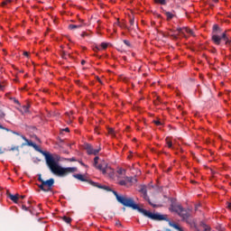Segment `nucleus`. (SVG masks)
Returning a JSON list of instances; mask_svg holds the SVG:
<instances>
[{
	"instance_id": "49530a36",
	"label": "nucleus",
	"mask_w": 231,
	"mask_h": 231,
	"mask_svg": "<svg viewBox=\"0 0 231 231\" xmlns=\"http://www.w3.org/2000/svg\"><path fill=\"white\" fill-rule=\"evenodd\" d=\"M171 37H173V39H178V36H176V34H172Z\"/></svg>"
},
{
	"instance_id": "7ed1b4c3",
	"label": "nucleus",
	"mask_w": 231,
	"mask_h": 231,
	"mask_svg": "<svg viewBox=\"0 0 231 231\" xmlns=\"http://www.w3.org/2000/svg\"><path fill=\"white\" fill-rule=\"evenodd\" d=\"M171 212H176L180 217L182 218V221H186L188 225H190L192 226L194 225V221L192 219H189L190 217V210L183 208L180 205H174L172 204L171 206Z\"/></svg>"
},
{
	"instance_id": "c756f323",
	"label": "nucleus",
	"mask_w": 231,
	"mask_h": 231,
	"mask_svg": "<svg viewBox=\"0 0 231 231\" xmlns=\"http://www.w3.org/2000/svg\"><path fill=\"white\" fill-rule=\"evenodd\" d=\"M5 116H6V114H5L2 109H0V118H5Z\"/></svg>"
},
{
	"instance_id": "58836bf2",
	"label": "nucleus",
	"mask_w": 231,
	"mask_h": 231,
	"mask_svg": "<svg viewBox=\"0 0 231 231\" xmlns=\"http://www.w3.org/2000/svg\"><path fill=\"white\" fill-rule=\"evenodd\" d=\"M69 162H77V159L75 157H72L70 159H68Z\"/></svg>"
},
{
	"instance_id": "f8f14e48",
	"label": "nucleus",
	"mask_w": 231,
	"mask_h": 231,
	"mask_svg": "<svg viewBox=\"0 0 231 231\" xmlns=\"http://www.w3.org/2000/svg\"><path fill=\"white\" fill-rule=\"evenodd\" d=\"M167 222H168V225H169L170 226H171L172 228H175V230L183 231V229H182L180 226H178V224L173 223V222H171V220H169V221H167Z\"/></svg>"
},
{
	"instance_id": "cd10ccee",
	"label": "nucleus",
	"mask_w": 231,
	"mask_h": 231,
	"mask_svg": "<svg viewBox=\"0 0 231 231\" xmlns=\"http://www.w3.org/2000/svg\"><path fill=\"white\" fill-rule=\"evenodd\" d=\"M108 134L115 136V130L113 128H108Z\"/></svg>"
},
{
	"instance_id": "052dcab7",
	"label": "nucleus",
	"mask_w": 231,
	"mask_h": 231,
	"mask_svg": "<svg viewBox=\"0 0 231 231\" xmlns=\"http://www.w3.org/2000/svg\"><path fill=\"white\" fill-rule=\"evenodd\" d=\"M157 99L159 100V102H160V97H157Z\"/></svg>"
},
{
	"instance_id": "412c9836",
	"label": "nucleus",
	"mask_w": 231,
	"mask_h": 231,
	"mask_svg": "<svg viewBox=\"0 0 231 231\" xmlns=\"http://www.w3.org/2000/svg\"><path fill=\"white\" fill-rule=\"evenodd\" d=\"M68 57H69V54L68 52H66V51H63L61 52V58L62 59H68Z\"/></svg>"
},
{
	"instance_id": "4be33fe9",
	"label": "nucleus",
	"mask_w": 231,
	"mask_h": 231,
	"mask_svg": "<svg viewBox=\"0 0 231 231\" xmlns=\"http://www.w3.org/2000/svg\"><path fill=\"white\" fill-rule=\"evenodd\" d=\"M184 33H189L190 35H192V33H194V32H192V30L189 29L187 27H184Z\"/></svg>"
},
{
	"instance_id": "de8ad7c7",
	"label": "nucleus",
	"mask_w": 231,
	"mask_h": 231,
	"mask_svg": "<svg viewBox=\"0 0 231 231\" xmlns=\"http://www.w3.org/2000/svg\"><path fill=\"white\" fill-rule=\"evenodd\" d=\"M76 84H78V86H80V80H76Z\"/></svg>"
},
{
	"instance_id": "79ce46f5",
	"label": "nucleus",
	"mask_w": 231,
	"mask_h": 231,
	"mask_svg": "<svg viewBox=\"0 0 231 231\" xmlns=\"http://www.w3.org/2000/svg\"><path fill=\"white\" fill-rule=\"evenodd\" d=\"M227 208H229V210H231V202L227 203Z\"/></svg>"
},
{
	"instance_id": "3c124183",
	"label": "nucleus",
	"mask_w": 231,
	"mask_h": 231,
	"mask_svg": "<svg viewBox=\"0 0 231 231\" xmlns=\"http://www.w3.org/2000/svg\"><path fill=\"white\" fill-rule=\"evenodd\" d=\"M20 198H21V199H24V198H26V196L22 195V196H20Z\"/></svg>"
},
{
	"instance_id": "72a5a7b5",
	"label": "nucleus",
	"mask_w": 231,
	"mask_h": 231,
	"mask_svg": "<svg viewBox=\"0 0 231 231\" xmlns=\"http://www.w3.org/2000/svg\"><path fill=\"white\" fill-rule=\"evenodd\" d=\"M22 209L25 210V211H28V210H30V208L26 207L25 205H23Z\"/></svg>"
},
{
	"instance_id": "9d476101",
	"label": "nucleus",
	"mask_w": 231,
	"mask_h": 231,
	"mask_svg": "<svg viewBox=\"0 0 231 231\" xmlns=\"http://www.w3.org/2000/svg\"><path fill=\"white\" fill-rule=\"evenodd\" d=\"M7 197H8L9 199H11V201H13L14 203H17V201H19V194L12 195V193H7Z\"/></svg>"
},
{
	"instance_id": "393cba45",
	"label": "nucleus",
	"mask_w": 231,
	"mask_h": 231,
	"mask_svg": "<svg viewBox=\"0 0 231 231\" xmlns=\"http://www.w3.org/2000/svg\"><path fill=\"white\" fill-rule=\"evenodd\" d=\"M119 185H121V187H125L127 185V181L126 180H120L119 182Z\"/></svg>"
},
{
	"instance_id": "8fccbe9b",
	"label": "nucleus",
	"mask_w": 231,
	"mask_h": 231,
	"mask_svg": "<svg viewBox=\"0 0 231 231\" xmlns=\"http://www.w3.org/2000/svg\"><path fill=\"white\" fill-rule=\"evenodd\" d=\"M58 115H59V113H57V112L53 113V116H58Z\"/></svg>"
},
{
	"instance_id": "37998d69",
	"label": "nucleus",
	"mask_w": 231,
	"mask_h": 231,
	"mask_svg": "<svg viewBox=\"0 0 231 231\" xmlns=\"http://www.w3.org/2000/svg\"><path fill=\"white\" fill-rule=\"evenodd\" d=\"M97 80L99 82V84H102V79H100V78H97Z\"/></svg>"
},
{
	"instance_id": "6e6552de",
	"label": "nucleus",
	"mask_w": 231,
	"mask_h": 231,
	"mask_svg": "<svg viewBox=\"0 0 231 231\" xmlns=\"http://www.w3.org/2000/svg\"><path fill=\"white\" fill-rule=\"evenodd\" d=\"M85 149L87 151V153L89 155L93 154L94 156H97V154L100 152V148L94 149L93 146L89 143L85 144Z\"/></svg>"
},
{
	"instance_id": "09e8293b",
	"label": "nucleus",
	"mask_w": 231,
	"mask_h": 231,
	"mask_svg": "<svg viewBox=\"0 0 231 231\" xmlns=\"http://www.w3.org/2000/svg\"><path fill=\"white\" fill-rule=\"evenodd\" d=\"M23 55L24 57H28V52L27 51L23 52Z\"/></svg>"
},
{
	"instance_id": "4c0bfd02",
	"label": "nucleus",
	"mask_w": 231,
	"mask_h": 231,
	"mask_svg": "<svg viewBox=\"0 0 231 231\" xmlns=\"http://www.w3.org/2000/svg\"><path fill=\"white\" fill-rule=\"evenodd\" d=\"M100 50L102 49L98 46L94 47V51H100Z\"/></svg>"
},
{
	"instance_id": "2eb2a0df",
	"label": "nucleus",
	"mask_w": 231,
	"mask_h": 231,
	"mask_svg": "<svg viewBox=\"0 0 231 231\" xmlns=\"http://www.w3.org/2000/svg\"><path fill=\"white\" fill-rule=\"evenodd\" d=\"M140 192L144 194V196H147V186L145 185H141L140 186Z\"/></svg>"
},
{
	"instance_id": "e2e57ef3",
	"label": "nucleus",
	"mask_w": 231,
	"mask_h": 231,
	"mask_svg": "<svg viewBox=\"0 0 231 231\" xmlns=\"http://www.w3.org/2000/svg\"><path fill=\"white\" fill-rule=\"evenodd\" d=\"M30 211V213L32 214V210H29Z\"/></svg>"
},
{
	"instance_id": "dca6fc26",
	"label": "nucleus",
	"mask_w": 231,
	"mask_h": 231,
	"mask_svg": "<svg viewBox=\"0 0 231 231\" xmlns=\"http://www.w3.org/2000/svg\"><path fill=\"white\" fill-rule=\"evenodd\" d=\"M69 30H77V28H82V24H69Z\"/></svg>"
},
{
	"instance_id": "1a4fd4ad",
	"label": "nucleus",
	"mask_w": 231,
	"mask_h": 231,
	"mask_svg": "<svg viewBox=\"0 0 231 231\" xmlns=\"http://www.w3.org/2000/svg\"><path fill=\"white\" fill-rule=\"evenodd\" d=\"M90 185H93V187H97V189H103L104 190H107V192H111V188L107 187V186H102L93 180L89 181Z\"/></svg>"
},
{
	"instance_id": "4468645a",
	"label": "nucleus",
	"mask_w": 231,
	"mask_h": 231,
	"mask_svg": "<svg viewBox=\"0 0 231 231\" xmlns=\"http://www.w3.org/2000/svg\"><path fill=\"white\" fill-rule=\"evenodd\" d=\"M126 183H134L135 182L136 183V179L135 178H133V177H125Z\"/></svg>"
},
{
	"instance_id": "0eeeda50",
	"label": "nucleus",
	"mask_w": 231,
	"mask_h": 231,
	"mask_svg": "<svg viewBox=\"0 0 231 231\" xmlns=\"http://www.w3.org/2000/svg\"><path fill=\"white\" fill-rule=\"evenodd\" d=\"M96 169L101 171L102 174H107L111 172V167L107 166V163L104 162L102 164H96Z\"/></svg>"
},
{
	"instance_id": "ddd939ff",
	"label": "nucleus",
	"mask_w": 231,
	"mask_h": 231,
	"mask_svg": "<svg viewBox=\"0 0 231 231\" xmlns=\"http://www.w3.org/2000/svg\"><path fill=\"white\" fill-rule=\"evenodd\" d=\"M165 142L169 149H174V147L172 146V141H171V138L166 137Z\"/></svg>"
},
{
	"instance_id": "423d86ee",
	"label": "nucleus",
	"mask_w": 231,
	"mask_h": 231,
	"mask_svg": "<svg viewBox=\"0 0 231 231\" xmlns=\"http://www.w3.org/2000/svg\"><path fill=\"white\" fill-rule=\"evenodd\" d=\"M54 184H55V180L49 179L48 180H43L42 184L38 185V187L43 192H50Z\"/></svg>"
},
{
	"instance_id": "473e14b6",
	"label": "nucleus",
	"mask_w": 231,
	"mask_h": 231,
	"mask_svg": "<svg viewBox=\"0 0 231 231\" xmlns=\"http://www.w3.org/2000/svg\"><path fill=\"white\" fill-rule=\"evenodd\" d=\"M153 124H155V125H163V123L160 121H153Z\"/></svg>"
},
{
	"instance_id": "a878e982",
	"label": "nucleus",
	"mask_w": 231,
	"mask_h": 231,
	"mask_svg": "<svg viewBox=\"0 0 231 231\" xmlns=\"http://www.w3.org/2000/svg\"><path fill=\"white\" fill-rule=\"evenodd\" d=\"M101 48V50H106L107 49V43L106 42H102L101 46H99Z\"/></svg>"
},
{
	"instance_id": "c9c22d12",
	"label": "nucleus",
	"mask_w": 231,
	"mask_h": 231,
	"mask_svg": "<svg viewBox=\"0 0 231 231\" xmlns=\"http://www.w3.org/2000/svg\"><path fill=\"white\" fill-rule=\"evenodd\" d=\"M79 163H80V165H82V167H86L88 168V165H86V163H84L82 161H78Z\"/></svg>"
},
{
	"instance_id": "bb28decb",
	"label": "nucleus",
	"mask_w": 231,
	"mask_h": 231,
	"mask_svg": "<svg viewBox=\"0 0 231 231\" xmlns=\"http://www.w3.org/2000/svg\"><path fill=\"white\" fill-rule=\"evenodd\" d=\"M124 44H125V46H128V48H131V42L127 40H124L123 41Z\"/></svg>"
},
{
	"instance_id": "20e7f679",
	"label": "nucleus",
	"mask_w": 231,
	"mask_h": 231,
	"mask_svg": "<svg viewBox=\"0 0 231 231\" xmlns=\"http://www.w3.org/2000/svg\"><path fill=\"white\" fill-rule=\"evenodd\" d=\"M134 210H138L140 214H143V216H145V217H149L153 221H169V218H167V215H161L158 213L154 214L151 211H147V209L140 208L138 204H136V208H134Z\"/></svg>"
},
{
	"instance_id": "6e6d98bb",
	"label": "nucleus",
	"mask_w": 231,
	"mask_h": 231,
	"mask_svg": "<svg viewBox=\"0 0 231 231\" xmlns=\"http://www.w3.org/2000/svg\"><path fill=\"white\" fill-rule=\"evenodd\" d=\"M119 26H120L121 28H124V25H122V24H119Z\"/></svg>"
},
{
	"instance_id": "864d4df0",
	"label": "nucleus",
	"mask_w": 231,
	"mask_h": 231,
	"mask_svg": "<svg viewBox=\"0 0 231 231\" xmlns=\"http://www.w3.org/2000/svg\"><path fill=\"white\" fill-rule=\"evenodd\" d=\"M149 204L152 205V207H155L154 205H152V203L151 202V200H148Z\"/></svg>"
},
{
	"instance_id": "5701e85b",
	"label": "nucleus",
	"mask_w": 231,
	"mask_h": 231,
	"mask_svg": "<svg viewBox=\"0 0 231 231\" xmlns=\"http://www.w3.org/2000/svg\"><path fill=\"white\" fill-rule=\"evenodd\" d=\"M98 160H100V157L96 156L94 158V167H97V165H98Z\"/></svg>"
},
{
	"instance_id": "f3484780",
	"label": "nucleus",
	"mask_w": 231,
	"mask_h": 231,
	"mask_svg": "<svg viewBox=\"0 0 231 231\" xmlns=\"http://www.w3.org/2000/svg\"><path fill=\"white\" fill-rule=\"evenodd\" d=\"M164 14H165L168 21H171V19H172L174 17V14L171 12H165Z\"/></svg>"
},
{
	"instance_id": "2f4dec72",
	"label": "nucleus",
	"mask_w": 231,
	"mask_h": 231,
	"mask_svg": "<svg viewBox=\"0 0 231 231\" xmlns=\"http://www.w3.org/2000/svg\"><path fill=\"white\" fill-rule=\"evenodd\" d=\"M204 231H210V226L203 225Z\"/></svg>"
},
{
	"instance_id": "4d7b16f0",
	"label": "nucleus",
	"mask_w": 231,
	"mask_h": 231,
	"mask_svg": "<svg viewBox=\"0 0 231 231\" xmlns=\"http://www.w3.org/2000/svg\"><path fill=\"white\" fill-rule=\"evenodd\" d=\"M165 230H166V231H171V229H170V228H166Z\"/></svg>"
},
{
	"instance_id": "13d9d810",
	"label": "nucleus",
	"mask_w": 231,
	"mask_h": 231,
	"mask_svg": "<svg viewBox=\"0 0 231 231\" xmlns=\"http://www.w3.org/2000/svg\"><path fill=\"white\" fill-rule=\"evenodd\" d=\"M218 0H214L215 3H217Z\"/></svg>"
},
{
	"instance_id": "f257e3e1",
	"label": "nucleus",
	"mask_w": 231,
	"mask_h": 231,
	"mask_svg": "<svg viewBox=\"0 0 231 231\" xmlns=\"http://www.w3.org/2000/svg\"><path fill=\"white\" fill-rule=\"evenodd\" d=\"M22 138L24 140L25 143H22V147H26L28 145L29 147H33L34 151H37L43 156H45V162L46 165L49 167L51 172L52 174H56L57 176H60V178H64L68 176V174H71L73 172H77L76 167H68L63 168L59 165V162H60V156L59 155H51L47 152L42 151L41 148H39V145H37L35 143L28 140L26 136L22 135Z\"/></svg>"
},
{
	"instance_id": "f03ea898",
	"label": "nucleus",
	"mask_w": 231,
	"mask_h": 231,
	"mask_svg": "<svg viewBox=\"0 0 231 231\" xmlns=\"http://www.w3.org/2000/svg\"><path fill=\"white\" fill-rule=\"evenodd\" d=\"M219 33H221V28H219V25L214 24L211 37V41L214 44L219 46V44H221V41H225V44L226 46L230 45L231 38L226 35V32H223L221 36H219Z\"/></svg>"
},
{
	"instance_id": "b1692460",
	"label": "nucleus",
	"mask_w": 231,
	"mask_h": 231,
	"mask_svg": "<svg viewBox=\"0 0 231 231\" xmlns=\"http://www.w3.org/2000/svg\"><path fill=\"white\" fill-rule=\"evenodd\" d=\"M177 32H179V33H181L182 35H185V28H177Z\"/></svg>"
},
{
	"instance_id": "a211bd4d",
	"label": "nucleus",
	"mask_w": 231,
	"mask_h": 231,
	"mask_svg": "<svg viewBox=\"0 0 231 231\" xmlns=\"http://www.w3.org/2000/svg\"><path fill=\"white\" fill-rule=\"evenodd\" d=\"M117 174H119V176H125V169H118L117 170Z\"/></svg>"
},
{
	"instance_id": "c03bdc74",
	"label": "nucleus",
	"mask_w": 231,
	"mask_h": 231,
	"mask_svg": "<svg viewBox=\"0 0 231 231\" xmlns=\"http://www.w3.org/2000/svg\"><path fill=\"white\" fill-rule=\"evenodd\" d=\"M63 131H65L66 133H69V128H65V129H63Z\"/></svg>"
},
{
	"instance_id": "603ef678",
	"label": "nucleus",
	"mask_w": 231,
	"mask_h": 231,
	"mask_svg": "<svg viewBox=\"0 0 231 231\" xmlns=\"http://www.w3.org/2000/svg\"><path fill=\"white\" fill-rule=\"evenodd\" d=\"M14 104H19V100L14 99Z\"/></svg>"
},
{
	"instance_id": "680f3d73",
	"label": "nucleus",
	"mask_w": 231,
	"mask_h": 231,
	"mask_svg": "<svg viewBox=\"0 0 231 231\" xmlns=\"http://www.w3.org/2000/svg\"><path fill=\"white\" fill-rule=\"evenodd\" d=\"M0 154H3V152H0Z\"/></svg>"
},
{
	"instance_id": "a18cd8bd",
	"label": "nucleus",
	"mask_w": 231,
	"mask_h": 231,
	"mask_svg": "<svg viewBox=\"0 0 231 231\" xmlns=\"http://www.w3.org/2000/svg\"><path fill=\"white\" fill-rule=\"evenodd\" d=\"M84 64H86V60H81V65L84 66Z\"/></svg>"
},
{
	"instance_id": "c85d7f7f",
	"label": "nucleus",
	"mask_w": 231,
	"mask_h": 231,
	"mask_svg": "<svg viewBox=\"0 0 231 231\" xmlns=\"http://www.w3.org/2000/svg\"><path fill=\"white\" fill-rule=\"evenodd\" d=\"M8 3H12V0H5V1L2 2V6H6V5Z\"/></svg>"
},
{
	"instance_id": "9b49d317",
	"label": "nucleus",
	"mask_w": 231,
	"mask_h": 231,
	"mask_svg": "<svg viewBox=\"0 0 231 231\" xmlns=\"http://www.w3.org/2000/svg\"><path fill=\"white\" fill-rule=\"evenodd\" d=\"M73 178H76V180H79V181H88V183L91 181V180H86V177H84V175L80 173L73 174Z\"/></svg>"
},
{
	"instance_id": "aec40b11",
	"label": "nucleus",
	"mask_w": 231,
	"mask_h": 231,
	"mask_svg": "<svg viewBox=\"0 0 231 231\" xmlns=\"http://www.w3.org/2000/svg\"><path fill=\"white\" fill-rule=\"evenodd\" d=\"M62 220L65 222V223H68L69 225V223H71V217H62Z\"/></svg>"
},
{
	"instance_id": "e433bc0d",
	"label": "nucleus",
	"mask_w": 231,
	"mask_h": 231,
	"mask_svg": "<svg viewBox=\"0 0 231 231\" xmlns=\"http://www.w3.org/2000/svg\"><path fill=\"white\" fill-rule=\"evenodd\" d=\"M131 26H134V18L130 19Z\"/></svg>"
},
{
	"instance_id": "6ab92c4d",
	"label": "nucleus",
	"mask_w": 231,
	"mask_h": 231,
	"mask_svg": "<svg viewBox=\"0 0 231 231\" xmlns=\"http://www.w3.org/2000/svg\"><path fill=\"white\" fill-rule=\"evenodd\" d=\"M154 3H156L157 5H167V0H154Z\"/></svg>"
},
{
	"instance_id": "f704fd0d",
	"label": "nucleus",
	"mask_w": 231,
	"mask_h": 231,
	"mask_svg": "<svg viewBox=\"0 0 231 231\" xmlns=\"http://www.w3.org/2000/svg\"><path fill=\"white\" fill-rule=\"evenodd\" d=\"M0 129H3L4 131H7V132L10 131V129H8V128L3 126L2 125H0Z\"/></svg>"
},
{
	"instance_id": "7c9ffc66",
	"label": "nucleus",
	"mask_w": 231,
	"mask_h": 231,
	"mask_svg": "<svg viewBox=\"0 0 231 231\" xmlns=\"http://www.w3.org/2000/svg\"><path fill=\"white\" fill-rule=\"evenodd\" d=\"M10 151H17V152H19V146L11 147Z\"/></svg>"
},
{
	"instance_id": "39448f33",
	"label": "nucleus",
	"mask_w": 231,
	"mask_h": 231,
	"mask_svg": "<svg viewBox=\"0 0 231 231\" xmlns=\"http://www.w3.org/2000/svg\"><path fill=\"white\" fill-rule=\"evenodd\" d=\"M110 192L114 194L118 203H121V205H124V207H128V208H133V210H134V208H137L136 203H134V200L133 199L120 196L118 195V192L113 189H111Z\"/></svg>"
},
{
	"instance_id": "a19ab883",
	"label": "nucleus",
	"mask_w": 231,
	"mask_h": 231,
	"mask_svg": "<svg viewBox=\"0 0 231 231\" xmlns=\"http://www.w3.org/2000/svg\"><path fill=\"white\" fill-rule=\"evenodd\" d=\"M38 180L41 181L42 183V181H44V180H42V177L41 175H39Z\"/></svg>"
},
{
	"instance_id": "5fc2aeb1",
	"label": "nucleus",
	"mask_w": 231,
	"mask_h": 231,
	"mask_svg": "<svg viewBox=\"0 0 231 231\" xmlns=\"http://www.w3.org/2000/svg\"><path fill=\"white\" fill-rule=\"evenodd\" d=\"M24 109H25V111H28V107L27 106H24Z\"/></svg>"
},
{
	"instance_id": "ea45409f",
	"label": "nucleus",
	"mask_w": 231,
	"mask_h": 231,
	"mask_svg": "<svg viewBox=\"0 0 231 231\" xmlns=\"http://www.w3.org/2000/svg\"><path fill=\"white\" fill-rule=\"evenodd\" d=\"M88 32H82L81 33V37H88Z\"/></svg>"
},
{
	"instance_id": "bf43d9fd",
	"label": "nucleus",
	"mask_w": 231,
	"mask_h": 231,
	"mask_svg": "<svg viewBox=\"0 0 231 231\" xmlns=\"http://www.w3.org/2000/svg\"><path fill=\"white\" fill-rule=\"evenodd\" d=\"M0 88L3 89V86L0 85Z\"/></svg>"
}]
</instances>
